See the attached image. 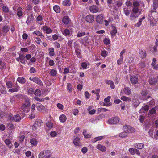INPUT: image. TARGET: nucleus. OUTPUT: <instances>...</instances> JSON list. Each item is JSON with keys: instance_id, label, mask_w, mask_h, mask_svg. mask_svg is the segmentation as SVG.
<instances>
[{"instance_id": "nucleus-1", "label": "nucleus", "mask_w": 158, "mask_h": 158, "mask_svg": "<svg viewBox=\"0 0 158 158\" xmlns=\"http://www.w3.org/2000/svg\"><path fill=\"white\" fill-rule=\"evenodd\" d=\"M24 102L20 107L21 110L25 113L28 112L30 109V102L29 98L26 96L24 97Z\"/></svg>"}, {"instance_id": "nucleus-2", "label": "nucleus", "mask_w": 158, "mask_h": 158, "mask_svg": "<svg viewBox=\"0 0 158 158\" xmlns=\"http://www.w3.org/2000/svg\"><path fill=\"white\" fill-rule=\"evenodd\" d=\"M39 158H50V152L49 150L41 151L38 155Z\"/></svg>"}, {"instance_id": "nucleus-3", "label": "nucleus", "mask_w": 158, "mask_h": 158, "mask_svg": "<svg viewBox=\"0 0 158 158\" xmlns=\"http://www.w3.org/2000/svg\"><path fill=\"white\" fill-rule=\"evenodd\" d=\"M120 118L118 117H113L110 118L107 121V123L110 125L117 124L119 122Z\"/></svg>"}, {"instance_id": "nucleus-4", "label": "nucleus", "mask_w": 158, "mask_h": 158, "mask_svg": "<svg viewBox=\"0 0 158 158\" xmlns=\"http://www.w3.org/2000/svg\"><path fill=\"white\" fill-rule=\"evenodd\" d=\"M30 80L37 84L40 86H42L43 83L41 80L38 77H30L29 78Z\"/></svg>"}, {"instance_id": "nucleus-5", "label": "nucleus", "mask_w": 158, "mask_h": 158, "mask_svg": "<svg viewBox=\"0 0 158 158\" xmlns=\"http://www.w3.org/2000/svg\"><path fill=\"white\" fill-rule=\"evenodd\" d=\"M123 129L127 134L133 132L135 131V129L133 127L127 125L123 126Z\"/></svg>"}, {"instance_id": "nucleus-6", "label": "nucleus", "mask_w": 158, "mask_h": 158, "mask_svg": "<svg viewBox=\"0 0 158 158\" xmlns=\"http://www.w3.org/2000/svg\"><path fill=\"white\" fill-rule=\"evenodd\" d=\"M150 96L148 94L147 91L143 90L142 91L140 99L143 100H145L148 98Z\"/></svg>"}, {"instance_id": "nucleus-7", "label": "nucleus", "mask_w": 158, "mask_h": 158, "mask_svg": "<svg viewBox=\"0 0 158 158\" xmlns=\"http://www.w3.org/2000/svg\"><path fill=\"white\" fill-rule=\"evenodd\" d=\"M153 9L151 10V13L156 12V10L158 7V0H154L153 1Z\"/></svg>"}, {"instance_id": "nucleus-8", "label": "nucleus", "mask_w": 158, "mask_h": 158, "mask_svg": "<svg viewBox=\"0 0 158 158\" xmlns=\"http://www.w3.org/2000/svg\"><path fill=\"white\" fill-rule=\"evenodd\" d=\"M104 17L102 14L98 15L96 18V21L97 23L102 24L104 20Z\"/></svg>"}, {"instance_id": "nucleus-9", "label": "nucleus", "mask_w": 158, "mask_h": 158, "mask_svg": "<svg viewBox=\"0 0 158 158\" xmlns=\"http://www.w3.org/2000/svg\"><path fill=\"white\" fill-rule=\"evenodd\" d=\"M34 19L33 15L32 12L31 13L30 15H28L26 21L27 24L29 25L31 23V21H33Z\"/></svg>"}, {"instance_id": "nucleus-10", "label": "nucleus", "mask_w": 158, "mask_h": 158, "mask_svg": "<svg viewBox=\"0 0 158 158\" xmlns=\"http://www.w3.org/2000/svg\"><path fill=\"white\" fill-rule=\"evenodd\" d=\"M112 30L111 31L110 33L111 37L112 38L115 36L116 34L117 33V31L116 27L114 26H112Z\"/></svg>"}, {"instance_id": "nucleus-11", "label": "nucleus", "mask_w": 158, "mask_h": 158, "mask_svg": "<svg viewBox=\"0 0 158 158\" xmlns=\"http://www.w3.org/2000/svg\"><path fill=\"white\" fill-rule=\"evenodd\" d=\"M85 19L86 21L89 23H92L94 20V16L91 15H89L86 16Z\"/></svg>"}, {"instance_id": "nucleus-12", "label": "nucleus", "mask_w": 158, "mask_h": 158, "mask_svg": "<svg viewBox=\"0 0 158 158\" xmlns=\"http://www.w3.org/2000/svg\"><path fill=\"white\" fill-rule=\"evenodd\" d=\"M90 40L88 36L84 37L82 39L81 43L82 44L85 46L88 45L89 42Z\"/></svg>"}, {"instance_id": "nucleus-13", "label": "nucleus", "mask_w": 158, "mask_h": 158, "mask_svg": "<svg viewBox=\"0 0 158 158\" xmlns=\"http://www.w3.org/2000/svg\"><path fill=\"white\" fill-rule=\"evenodd\" d=\"M130 80L131 82L133 84H135L137 83L138 81V77L135 76H133L130 77Z\"/></svg>"}, {"instance_id": "nucleus-14", "label": "nucleus", "mask_w": 158, "mask_h": 158, "mask_svg": "<svg viewBox=\"0 0 158 158\" xmlns=\"http://www.w3.org/2000/svg\"><path fill=\"white\" fill-rule=\"evenodd\" d=\"M139 15V14H134L131 12L129 16V19L131 21L135 20Z\"/></svg>"}, {"instance_id": "nucleus-15", "label": "nucleus", "mask_w": 158, "mask_h": 158, "mask_svg": "<svg viewBox=\"0 0 158 158\" xmlns=\"http://www.w3.org/2000/svg\"><path fill=\"white\" fill-rule=\"evenodd\" d=\"M17 83L16 82V84L14 85L13 87L11 89H9V91L10 92H17L19 89V87L17 85Z\"/></svg>"}, {"instance_id": "nucleus-16", "label": "nucleus", "mask_w": 158, "mask_h": 158, "mask_svg": "<svg viewBox=\"0 0 158 158\" xmlns=\"http://www.w3.org/2000/svg\"><path fill=\"white\" fill-rule=\"evenodd\" d=\"M90 10L92 13H96L98 11L99 8L96 5H93L90 7Z\"/></svg>"}, {"instance_id": "nucleus-17", "label": "nucleus", "mask_w": 158, "mask_h": 158, "mask_svg": "<svg viewBox=\"0 0 158 158\" xmlns=\"http://www.w3.org/2000/svg\"><path fill=\"white\" fill-rule=\"evenodd\" d=\"M139 56L141 58H145L147 56L146 51L144 50H141L139 52Z\"/></svg>"}, {"instance_id": "nucleus-18", "label": "nucleus", "mask_w": 158, "mask_h": 158, "mask_svg": "<svg viewBox=\"0 0 158 158\" xmlns=\"http://www.w3.org/2000/svg\"><path fill=\"white\" fill-rule=\"evenodd\" d=\"M96 148L103 152H105L106 149V147L100 144L98 145Z\"/></svg>"}, {"instance_id": "nucleus-19", "label": "nucleus", "mask_w": 158, "mask_h": 158, "mask_svg": "<svg viewBox=\"0 0 158 158\" xmlns=\"http://www.w3.org/2000/svg\"><path fill=\"white\" fill-rule=\"evenodd\" d=\"M123 91L127 95H130L131 93V91L130 89L128 87H125L123 89Z\"/></svg>"}, {"instance_id": "nucleus-20", "label": "nucleus", "mask_w": 158, "mask_h": 158, "mask_svg": "<svg viewBox=\"0 0 158 158\" xmlns=\"http://www.w3.org/2000/svg\"><path fill=\"white\" fill-rule=\"evenodd\" d=\"M80 139L79 137H76L73 140V143L75 146H80L81 145L80 142Z\"/></svg>"}, {"instance_id": "nucleus-21", "label": "nucleus", "mask_w": 158, "mask_h": 158, "mask_svg": "<svg viewBox=\"0 0 158 158\" xmlns=\"http://www.w3.org/2000/svg\"><path fill=\"white\" fill-rule=\"evenodd\" d=\"M135 147L139 149H141L144 147V145L142 143H136L134 145Z\"/></svg>"}, {"instance_id": "nucleus-22", "label": "nucleus", "mask_w": 158, "mask_h": 158, "mask_svg": "<svg viewBox=\"0 0 158 158\" xmlns=\"http://www.w3.org/2000/svg\"><path fill=\"white\" fill-rule=\"evenodd\" d=\"M41 121L39 122L38 121H36L35 122V124L32 126V128L34 131L36 130L37 127L40 126L41 125Z\"/></svg>"}, {"instance_id": "nucleus-23", "label": "nucleus", "mask_w": 158, "mask_h": 158, "mask_svg": "<svg viewBox=\"0 0 158 158\" xmlns=\"http://www.w3.org/2000/svg\"><path fill=\"white\" fill-rule=\"evenodd\" d=\"M149 84L152 85H155L157 82V80L155 78H151L148 80Z\"/></svg>"}, {"instance_id": "nucleus-24", "label": "nucleus", "mask_w": 158, "mask_h": 158, "mask_svg": "<svg viewBox=\"0 0 158 158\" xmlns=\"http://www.w3.org/2000/svg\"><path fill=\"white\" fill-rule=\"evenodd\" d=\"M37 110L40 111H43L45 110V107L42 104H39L37 106Z\"/></svg>"}, {"instance_id": "nucleus-25", "label": "nucleus", "mask_w": 158, "mask_h": 158, "mask_svg": "<svg viewBox=\"0 0 158 158\" xmlns=\"http://www.w3.org/2000/svg\"><path fill=\"white\" fill-rule=\"evenodd\" d=\"M17 81L21 84H24L26 82V79L23 77H19L17 78Z\"/></svg>"}, {"instance_id": "nucleus-26", "label": "nucleus", "mask_w": 158, "mask_h": 158, "mask_svg": "<svg viewBox=\"0 0 158 158\" xmlns=\"http://www.w3.org/2000/svg\"><path fill=\"white\" fill-rule=\"evenodd\" d=\"M59 119L61 122L64 123L66 121L67 117L65 115L63 114L60 116Z\"/></svg>"}, {"instance_id": "nucleus-27", "label": "nucleus", "mask_w": 158, "mask_h": 158, "mask_svg": "<svg viewBox=\"0 0 158 158\" xmlns=\"http://www.w3.org/2000/svg\"><path fill=\"white\" fill-rule=\"evenodd\" d=\"M5 142L6 145L8 146L9 148H12L13 145L11 144V142L10 139H6L5 141Z\"/></svg>"}, {"instance_id": "nucleus-28", "label": "nucleus", "mask_w": 158, "mask_h": 158, "mask_svg": "<svg viewBox=\"0 0 158 158\" xmlns=\"http://www.w3.org/2000/svg\"><path fill=\"white\" fill-rule=\"evenodd\" d=\"M104 138V136H100L96 137L93 139L92 140V142L94 143L97 141H100Z\"/></svg>"}, {"instance_id": "nucleus-29", "label": "nucleus", "mask_w": 158, "mask_h": 158, "mask_svg": "<svg viewBox=\"0 0 158 158\" xmlns=\"http://www.w3.org/2000/svg\"><path fill=\"white\" fill-rule=\"evenodd\" d=\"M62 4L64 6H69L71 5V2L70 0H65L63 2Z\"/></svg>"}, {"instance_id": "nucleus-30", "label": "nucleus", "mask_w": 158, "mask_h": 158, "mask_svg": "<svg viewBox=\"0 0 158 158\" xmlns=\"http://www.w3.org/2000/svg\"><path fill=\"white\" fill-rule=\"evenodd\" d=\"M30 142L33 146H36L38 143V141L35 138L31 139L30 140Z\"/></svg>"}, {"instance_id": "nucleus-31", "label": "nucleus", "mask_w": 158, "mask_h": 158, "mask_svg": "<svg viewBox=\"0 0 158 158\" xmlns=\"http://www.w3.org/2000/svg\"><path fill=\"white\" fill-rule=\"evenodd\" d=\"M62 21L64 24H67L69 22V18L68 17L64 16L63 18Z\"/></svg>"}, {"instance_id": "nucleus-32", "label": "nucleus", "mask_w": 158, "mask_h": 158, "mask_svg": "<svg viewBox=\"0 0 158 158\" xmlns=\"http://www.w3.org/2000/svg\"><path fill=\"white\" fill-rule=\"evenodd\" d=\"M139 103V102L138 99H135L133 100L132 104L135 107H136Z\"/></svg>"}, {"instance_id": "nucleus-33", "label": "nucleus", "mask_w": 158, "mask_h": 158, "mask_svg": "<svg viewBox=\"0 0 158 158\" xmlns=\"http://www.w3.org/2000/svg\"><path fill=\"white\" fill-rule=\"evenodd\" d=\"M53 10L56 13H59L60 12V8L58 5H55L53 6Z\"/></svg>"}, {"instance_id": "nucleus-34", "label": "nucleus", "mask_w": 158, "mask_h": 158, "mask_svg": "<svg viewBox=\"0 0 158 158\" xmlns=\"http://www.w3.org/2000/svg\"><path fill=\"white\" fill-rule=\"evenodd\" d=\"M63 34L66 36H70V31L68 29H65L63 32Z\"/></svg>"}, {"instance_id": "nucleus-35", "label": "nucleus", "mask_w": 158, "mask_h": 158, "mask_svg": "<svg viewBox=\"0 0 158 158\" xmlns=\"http://www.w3.org/2000/svg\"><path fill=\"white\" fill-rule=\"evenodd\" d=\"M131 12L134 14H136L138 15L139 14V15L141 14V11H139V8H133Z\"/></svg>"}, {"instance_id": "nucleus-36", "label": "nucleus", "mask_w": 158, "mask_h": 158, "mask_svg": "<svg viewBox=\"0 0 158 158\" xmlns=\"http://www.w3.org/2000/svg\"><path fill=\"white\" fill-rule=\"evenodd\" d=\"M17 15L19 17H21L23 15L22 8H19V9H17Z\"/></svg>"}, {"instance_id": "nucleus-37", "label": "nucleus", "mask_w": 158, "mask_h": 158, "mask_svg": "<svg viewBox=\"0 0 158 158\" xmlns=\"http://www.w3.org/2000/svg\"><path fill=\"white\" fill-rule=\"evenodd\" d=\"M81 50L77 48H75V52L76 55L79 58H81Z\"/></svg>"}, {"instance_id": "nucleus-38", "label": "nucleus", "mask_w": 158, "mask_h": 158, "mask_svg": "<svg viewBox=\"0 0 158 158\" xmlns=\"http://www.w3.org/2000/svg\"><path fill=\"white\" fill-rule=\"evenodd\" d=\"M0 92L3 94H6V89L3 85L0 86Z\"/></svg>"}, {"instance_id": "nucleus-39", "label": "nucleus", "mask_w": 158, "mask_h": 158, "mask_svg": "<svg viewBox=\"0 0 158 158\" xmlns=\"http://www.w3.org/2000/svg\"><path fill=\"white\" fill-rule=\"evenodd\" d=\"M123 12L126 16H128L130 14L131 11L130 9L126 7L123 9Z\"/></svg>"}, {"instance_id": "nucleus-40", "label": "nucleus", "mask_w": 158, "mask_h": 158, "mask_svg": "<svg viewBox=\"0 0 158 158\" xmlns=\"http://www.w3.org/2000/svg\"><path fill=\"white\" fill-rule=\"evenodd\" d=\"M21 119V118L20 116L18 114L15 115L13 117V120L15 121V122L19 121V120H20Z\"/></svg>"}, {"instance_id": "nucleus-41", "label": "nucleus", "mask_w": 158, "mask_h": 158, "mask_svg": "<svg viewBox=\"0 0 158 158\" xmlns=\"http://www.w3.org/2000/svg\"><path fill=\"white\" fill-rule=\"evenodd\" d=\"M57 72L56 69H52L50 70V74L52 76H55L57 74Z\"/></svg>"}, {"instance_id": "nucleus-42", "label": "nucleus", "mask_w": 158, "mask_h": 158, "mask_svg": "<svg viewBox=\"0 0 158 158\" xmlns=\"http://www.w3.org/2000/svg\"><path fill=\"white\" fill-rule=\"evenodd\" d=\"M34 94L37 96H40L41 94V91L40 90L37 89L34 91Z\"/></svg>"}, {"instance_id": "nucleus-43", "label": "nucleus", "mask_w": 158, "mask_h": 158, "mask_svg": "<svg viewBox=\"0 0 158 158\" xmlns=\"http://www.w3.org/2000/svg\"><path fill=\"white\" fill-rule=\"evenodd\" d=\"M2 10L5 13H7L9 12V9L7 6L4 5L2 7Z\"/></svg>"}, {"instance_id": "nucleus-44", "label": "nucleus", "mask_w": 158, "mask_h": 158, "mask_svg": "<svg viewBox=\"0 0 158 158\" xmlns=\"http://www.w3.org/2000/svg\"><path fill=\"white\" fill-rule=\"evenodd\" d=\"M49 54L51 56H54V50L53 48H51L49 49Z\"/></svg>"}, {"instance_id": "nucleus-45", "label": "nucleus", "mask_w": 158, "mask_h": 158, "mask_svg": "<svg viewBox=\"0 0 158 158\" xmlns=\"http://www.w3.org/2000/svg\"><path fill=\"white\" fill-rule=\"evenodd\" d=\"M133 8H139V7L140 6L139 2L138 1H135L133 2Z\"/></svg>"}, {"instance_id": "nucleus-46", "label": "nucleus", "mask_w": 158, "mask_h": 158, "mask_svg": "<svg viewBox=\"0 0 158 158\" xmlns=\"http://www.w3.org/2000/svg\"><path fill=\"white\" fill-rule=\"evenodd\" d=\"M47 127L51 129L53 127V124L50 122L48 121L46 123Z\"/></svg>"}, {"instance_id": "nucleus-47", "label": "nucleus", "mask_w": 158, "mask_h": 158, "mask_svg": "<svg viewBox=\"0 0 158 158\" xmlns=\"http://www.w3.org/2000/svg\"><path fill=\"white\" fill-rule=\"evenodd\" d=\"M121 99L122 100L124 101H130L131 100V99L130 98L127 97L125 96H123Z\"/></svg>"}, {"instance_id": "nucleus-48", "label": "nucleus", "mask_w": 158, "mask_h": 158, "mask_svg": "<svg viewBox=\"0 0 158 158\" xmlns=\"http://www.w3.org/2000/svg\"><path fill=\"white\" fill-rule=\"evenodd\" d=\"M127 133L126 132H123L119 134V136L121 138H124L127 137Z\"/></svg>"}, {"instance_id": "nucleus-49", "label": "nucleus", "mask_w": 158, "mask_h": 158, "mask_svg": "<svg viewBox=\"0 0 158 158\" xmlns=\"http://www.w3.org/2000/svg\"><path fill=\"white\" fill-rule=\"evenodd\" d=\"M9 28L7 26H4L2 28V30L4 33H6L9 31Z\"/></svg>"}, {"instance_id": "nucleus-50", "label": "nucleus", "mask_w": 158, "mask_h": 158, "mask_svg": "<svg viewBox=\"0 0 158 158\" xmlns=\"http://www.w3.org/2000/svg\"><path fill=\"white\" fill-rule=\"evenodd\" d=\"M103 42L105 44L108 45L110 44V41L109 38H105L103 40Z\"/></svg>"}, {"instance_id": "nucleus-51", "label": "nucleus", "mask_w": 158, "mask_h": 158, "mask_svg": "<svg viewBox=\"0 0 158 158\" xmlns=\"http://www.w3.org/2000/svg\"><path fill=\"white\" fill-rule=\"evenodd\" d=\"M57 135V132L55 131H52L50 133V136L52 137H55Z\"/></svg>"}, {"instance_id": "nucleus-52", "label": "nucleus", "mask_w": 158, "mask_h": 158, "mask_svg": "<svg viewBox=\"0 0 158 158\" xmlns=\"http://www.w3.org/2000/svg\"><path fill=\"white\" fill-rule=\"evenodd\" d=\"M28 94L30 95H31L33 94H34V89L32 88H29L28 90Z\"/></svg>"}, {"instance_id": "nucleus-53", "label": "nucleus", "mask_w": 158, "mask_h": 158, "mask_svg": "<svg viewBox=\"0 0 158 158\" xmlns=\"http://www.w3.org/2000/svg\"><path fill=\"white\" fill-rule=\"evenodd\" d=\"M7 125L8 128L12 130L15 129L14 125L11 123H8Z\"/></svg>"}, {"instance_id": "nucleus-54", "label": "nucleus", "mask_w": 158, "mask_h": 158, "mask_svg": "<svg viewBox=\"0 0 158 158\" xmlns=\"http://www.w3.org/2000/svg\"><path fill=\"white\" fill-rule=\"evenodd\" d=\"M2 60H0V67L1 69L4 68L6 67V64L2 61Z\"/></svg>"}, {"instance_id": "nucleus-55", "label": "nucleus", "mask_w": 158, "mask_h": 158, "mask_svg": "<svg viewBox=\"0 0 158 158\" xmlns=\"http://www.w3.org/2000/svg\"><path fill=\"white\" fill-rule=\"evenodd\" d=\"M135 149H136L135 148H130L129 149V151L131 155H134L135 154Z\"/></svg>"}, {"instance_id": "nucleus-56", "label": "nucleus", "mask_w": 158, "mask_h": 158, "mask_svg": "<svg viewBox=\"0 0 158 158\" xmlns=\"http://www.w3.org/2000/svg\"><path fill=\"white\" fill-rule=\"evenodd\" d=\"M156 113V110L155 108H152L149 110V114H154Z\"/></svg>"}, {"instance_id": "nucleus-57", "label": "nucleus", "mask_w": 158, "mask_h": 158, "mask_svg": "<svg viewBox=\"0 0 158 158\" xmlns=\"http://www.w3.org/2000/svg\"><path fill=\"white\" fill-rule=\"evenodd\" d=\"M33 9L34 11L35 12H39L40 10V9L39 6H35L33 7Z\"/></svg>"}, {"instance_id": "nucleus-58", "label": "nucleus", "mask_w": 158, "mask_h": 158, "mask_svg": "<svg viewBox=\"0 0 158 158\" xmlns=\"http://www.w3.org/2000/svg\"><path fill=\"white\" fill-rule=\"evenodd\" d=\"M6 86L7 88H10L12 87V83L10 81H8L6 83Z\"/></svg>"}, {"instance_id": "nucleus-59", "label": "nucleus", "mask_w": 158, "mask_h": 158, "mask_svg": "<svg viewBox=\"0 0 158 158\" xmlns=\"http://www.w3.org/2000/svg\"><path fill=\"white\" fill-rule=\"evenodd\" d=\"M35 39V41L38 44L40 45L42 43V41L40 38L36 37Z\"/></svg>"}, {"instance_id": "nucleus-60", "label": "nucleus", "mask_w": 158, "mask_h": 158, "mask_svg": "<svg viewBox=\"0 0 158 158\" xmlns=\"http://www.w3.org/2000/svg\"><path fill=\"white\" fill-rule=\"evenodd\" d=\"M67 88L69 92H71L72 91L71 84V83H69L67 84Z\"/></svg>"}, {"instance_id": "nucleus-61", "label": "nucleus", "mask_w": 158, "mask_h": 158, "mask_svg": "<svg viewBox=\"0 0 158 158\" xmlns=\"http://www.w3.org/2000/svg\"><path fill=\"white\" fill-rule=\"evenodd\" d=\"M20 51L22 53H25L28 51V48H21Z\"/></svg>"}, {"instance_id": "nucleus-62", "label": "nucleus", "mask_w": 158, "mask_h": 158, "mask_svg": "<svg viewBox=\"0 0 158 158\" xmlns=\"http://www.w3.org/2000/svg\"><path fill=\"white\" fill-rule=\"evenodd\" d=\"M126 50L125 49H123L122 51L121 52L120 54V59H123V54L125 52Z\"/></svg>"}, {"instance_id": "nucleus-63", "label": "nucleus", "mask_w": 158, "mask_h": 158, "mask_svg": "<svg viewBox=\"0 0 158 158\" xmlns=\"http://www.w3.org/2000/svg\"><path fill=\"white\" fill-rule=\"evenodd\" d=\"M85 32H79L77 34V36L78 37H81L82 36L84 35L85 34Z\"/></svg>"}, {"instance_id": "nucleus-64", "label": "nucleus", "mask_w": 158, "mask_h": 158, "mask_svg": "<svg viewBox=\"0 0 158 158\" xmlns=\"http://www.w3.org/2000/svg\"><path fill=\"white\" fill-rule=\"evenodd\" d=\"M33 34H35L37 35L40 36L41 35L42 33L39 31H35L33 33Z\"/></svg>"}]
</instances>
